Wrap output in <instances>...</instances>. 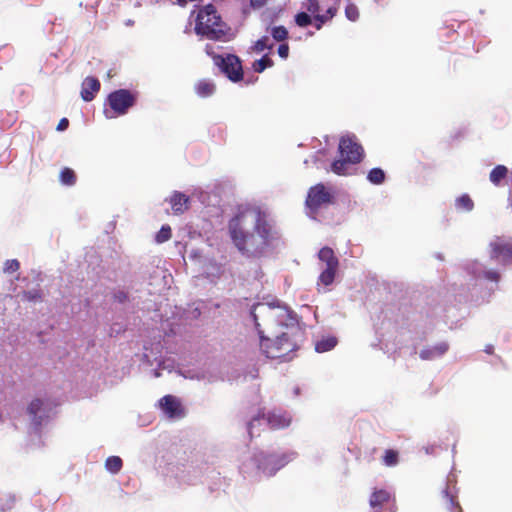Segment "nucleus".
I'll return each mask as SVG.
<instances>
[{
	"label": "nucleus",
	"mask_w": 512,
	"mask_h": 512,
	"mask_svg": "<svg viewBox=\"0 0 512 512\" xmlns=\"http://www.w3.org/2000/svg\"><path fill=\"white\" fill-rule=\"evenodd\" d=\"M228 229L237 249L251 257L262 256L272 241L278 238L266 213L259 208L240 211L229 221Z\"/></svg>",
	"instance_id": "obj_1"
},
{
	"label": "nucleus",
	"mask_w": 512,
	"mask_h": 512,
	"mask_svg": "<svg viewBox=\"0 0 512 512\" xmlns=\"http://www.w3.org/2000/svg\"><path fill=\"white\" fill-rule=\"evenodd\" d=\"M230 28L222 20L213 4L199 8L195 19V32L209 40L222 41Z\"/></svg>",
	"instance_id": "obj_2"
},
{
	"label": "nucleus",
	"mask_w": 512,
	"mask_h": 512,
	"mask_svg": "<svg viewBox=\"0 0 512 512\" xmlns=\"http://www.w3.org/2000/svg\"><path fill=\"white\" fill-rule=\"evenodd\" d=\"M340 158L331 164V170L337 175H346L349 164L360 163L363 158V148L350 136L341 137L338 145Z\"/></svg>",
	"instance_id": "obj_3"
},
{
	"label": "nucleus",
	"mask_w": 512,
	"mask_h": 512,
	"mask_svg": "<svg viewBox=\"0 0 512 512\" xmlns=\"http://www.w3.org/2000/svg\"><path fill=\"white\" fill-rule=\"evenodd\" d=\"M259 335L261 350L267 358L284 359L297 349L296 342L291 339L288 333H283L274 340L265 338L260 331Z\"/></svg>",
	"instance_id": "obj_4"
},
{
	"label": "nucleus",
	"mask_w": 512,
	"mask_h": 512,
	"mask_svg": "<svg viewBox=\"0 0 512 512\" xmlns=\"http://www.w3.org/2000/svg\"><path fill=\"white\" fill-rule=\"evenodd\" d=\"M291 460L288 454H264L259 453L255 456V462L259 470L267 476L274 475L279 469L284 467Z\"/></svg>",
	"instance_id": "obj_5"
},
{
	"label": "nucleus",
	"mask_w": 512,
	"mask_h": 512,
	"mask_svg": "<svg viewBox=\"0 0 512 512\" xmlns=\"http://www.w3.org/2000/svg\"><path fill=\"white\" fill-rule=\"evenodd\" d=\"M213 60L220 70L233 82L243 78L242 64L238 56L227 54L225 57L214 55Z\"/></svg>",
	"instance_id": "obj_6"
},
{
	"label": "nucleus",
	"mask_w": 512,
	"mask_h": 512,
	"mask_svg": "<svg viewBox=\"0 0 512 512\" xmlns=\"http://www.w3.org/2000/svg\"><path fill=\"white\" fill-rule=\"evenodd\" d=\"M136 101V95L127 89H119L108 95L107 102L115 115L127 113Z\"/></svg>",
	"instance_id": "obj_7"
},
{
	"label": "nucleus",
	"mask_w": 512,
	"mask_h": 512,
	"mask_svg": "<svg viewBox=\"0 0 512 512\" xmlns=\"http://www.w3.org/2000/svg\"><path fill=\"white\" fill-rule=\"evenodd\" d=\"M369 505L372 512H395L397 510L395 497L386 489H376L372 492Z\"/></svg>",
	"instance_id": "obj_8"
},
{
	"label": "nucleus",
	"mask_w": 512,
	"mask_h": 512,
	"mask_svg": "<svg viewBox=\"0 0 512 512\" xmlns=\"http://www.w3.org/2000/svg\"><path fill=\"white\" fill-rule=\"evenodd\" d=\"M333 195L322 183L312 186L306 197V206L313 212L318 211L323 205L332 203Z\"/></svg>",
	"instance_id": "obj_9"
},
{
	"label": "nucleus",
	"mask_w": 512,
	"mask_h": 512,
	"mask_svg": "<svg viewBox=\"0 0 512 512\" xmlns=\"http://www.w3.org/2000/svg\"><path fill=\"white\" fill-rule=\"evenodd\" d=\"M261 419L266 420L269 428L273 430L286 428L291 423V418L288 417L286 414L272 412L268 413V415L265 416L264 414L259 413L248 423V432L251 437H253V429L255 423L259 422Z\"/></svg>",
	"instance_id": "obj_10"
},
{
	"label": "nucleus",
	"mask_w": 512,
	"mask_h": 512,
	"mask_svg": "<svg viewBox=\"0 0 512 512\" xmlns=\"http://www.w3.org/2000/svg\"><path fill=\"white\" fill-rule=\"evenodd\" d=\"M439 512H463L458 501L455 486L446 484L439 496Z\"/></svg>",
	"instance_id": "obj_11"
},
{
	"label": "nucleus",
	"mask_w": 512,
	"mask_h": 512,
	"mask_svg": "<svg viewBox=\"0 0 512 512\" xmlns=\"http://www.w3.org/2000/svg\"><path fill=\"white\" fill-rule=\"evenodd\" d=\"M490 248L492 259L500 260L502 264H507L512 260V241L510 239L498 237L490 243Z\"/></svg>",
	"instance_id": "obj_12"
},
{
	"label": "nucleus",
	"mask_w": 512,
	"mask_h": 512,
	"mask_svg": "<svg viewBox=\"0 0 512 512\" xmlns=\"http://www.w3.org/2000/svg\"><path fill=\"white\" fill-rule=\"evenodd\" d=\"M101 87L100 81L95 77H86L82 83L81 98L90 102L95 98V95L99 92Z\"/></svg>",
	"instance_id": "obj_13"
},
{
	"label": "nucleus",
	"mask_w": 512,
	"mask_h": 512,
	"mask_svg": "<svg viewBox=\"0 0 512 512\" xmlns=\"http://www.w3.org/2000/svg\"><path fill=\"white\" fill-rule=\"evenodd\" d=\"M160 406L162 410L170 417H178L182 415V408L179 400L172 396L166 395L160 399Z\"/></svg>",
	"instance_id": "obj_14"
},
{
	"label": "nucleus",
	"mask_w": 512,
	"mask_h": 512,
	"mask_svg": "<svg viewBox=\"0 0 512 512\" xmlns=\"http://www.w3.org/2000/svg\"><path fill=\"white\" fill-rule=\"evenodd\" d=\"M169 203L174 214H183L189 208L190 199L188 196L181 192H174L169 198Z\"/></svg>",
	"instance_id": "obj_15"
},
{
	"label": "nucleus",
	"mask_w": 512,
	"mask_h": 512,
	"mask_svg": "<svg viewBox=\"0 0 512 512\" xmlns=\"http://www.w3.org/2000/svg\"><path fill=\"white\" fill-rule=\"evenodd\" d=\"M449 349L446 342H440L432 347H426L420 351V358L422 360H434L443 356Z\"/></svg>",
	"instance_id": "obj_16"
},
{
	"label": "nucleus",
	"mask_w": 512,
	"mask_h": 512,
	"mask_svg": "<svg viewBox=\"0 0 512 512\" xmlns=\"http://www.w3.org/2000/svg\"><path fill=\"white\" fill-rule=\"evenodd\" d=\"M318 258L320 261L326 264V267L331 268H338L339 267V260L335 256V253L332 248L330 247H323L320 249L318 253Z\"/></svg>",
	"instance_id": "obj_17"
},
{
	"label": "nucleus",
	"mask_w": 512,
	"mask_h": 512,
	"mask_svg": "<svg viewBox=\"0 0 512 512\" xmlns=\"http://www.w3.org/2000/svg\"><path fill=\"white\" fill-rule=\"evenodd\" d=\"M43 406H44V401L39 398H36L30 402V404L28 405V408H27L28 414L33 418V421L37 426H40L43 421V416L38 415L39 412H41L43 410Z\"/></svg>",
	"instance_id": "obj_18"
},
{
	"label": "nucleus",
	"mask_w": 512,
	"mask_h": 512,
	"mask_svg": "<svg viewBox=\"0 0 512 512\" xmlns=\"http://www.w3.org/2000/svg\"><path fill=\"white\" fill-rule=\"evenodd\" d=\"M338 12V8L333 6L329 7L324 14L317 13L313 16L314 18V26L317 30L322 29L323 25L331 20Z\"/></svg>",
	"instance_id": "obj_19"
},
{
	"label": "nucleus",
	"mask_w": 512,
	"mask_h": 512,
	"mask_svg": "<svg viewBox=\"0 0 512 512\" xmlns=\"http://www.w3.org/2000/svg\"><path fill=\"white\" fill-rule=\"evenodd\" d=\"M215 89V84L209 80H200L195 86L196 93L203 98L211 96Z\"/></svg>",
	"instance_id": "obj_20"
},
{
	"label": "nucleus",
	"mask_w": 512,
	"mask_h": 512,
	"mask_svg": "<svg viewBox=\"0 0 512 512\" xmlns=\"http://www.w3.org/2000/svg\"><path fill=\"white\" fill-rule=\"evenodd\" d=\"M338 268L326 267L318 278V284L329 286L334 282Z\"/></svg>",
	"instance_id": "obj_21"
},
{
	"label": "nucleus",
	"mask_w": 512,
	"mask_h": 512,
	"mask_svg": "<svg viewBox=\"0 0 512 512\" xmlns=\"http://www.w3.org/2000/svg\"><path fill=\"white\" fill-rule=\"evenodd\" d=\"M508 169L504 165H497L490 173V181L499 185L502 180L507 177Z\"/></svg>",
	"instance_id": "obj_22"
},
{
	"label": "nucleus",
	"mask_w": 512,
	"mask_h": 512,
	"mask_svg": "<svg viewBox=\"0 0 512 512\" xmlns=\"http://www.w3.org/2000/svg\"><path fill=\"white\" fill-rule=\"evenodd\" d=\"M382 463L387 467L396 466L399 463V452L395 449L385 450Z\"/></svg>",
	"instance_id": "obj_23"
},
{
	"label": "nucleus",
	"mask_w": 512,
	"mask_h": 512,
	"mask_svg": "<svg viewBox=\"0 0 512 512\" xmlns=\"http://www.w3.org/2000/svg\"><path fill=\"white\" fill-rule=\"evenodd\" d=\"M337 344L335 337L324 338L315 344V350L319 353L327 352L333 349Z\"/></svg>",
	"instance_id": "obj_24"
},
{
	"label": "nucleus",
	"mask_w": 512,
	"mask_h": 512,
	"mask_svg": "<svg viewBox=\"0 0 512 512\" xmlns=\"http://www.w3.org/2000/svg\"><path fill=\"white\" fill-rule=\"evenodd\" d=\"M60 182L63 185L73 186L76 183L77 177L75 172L68 167H65L60 172Z\"/></svg>",
	"instance_id": "obj_25"
},
{
	"label": "nucleus",
	"mask_w": 512,
	"mask_h": 512,
	"mask_svg": "<svg viewBox=\"0 0 512 512\" xmlns=\"http://www.w3.org/2000/svg\"><path fill=\"white\" fill-rule=\"evenodd\" d=\"M385 172L381 168H372L367 175V179L374 185H380L385 181Z\"/></svg>",
	"instance_id": "obj_26"
},
{
	"label": "nucleus",
	"mask_w": 512,
	"mask_h": 512,
	"mask_svg": "<svg viewBox=\"0 0 512 512\" xmlns=\"http://www.w3.org/2000/svg\"><path fill=\"white\" fill-rule=\"evenodd\" d=\"M123 466L122 459L119 456H110L105 461V467L113 474L118 473Z\"/></svg>",
	"instance_id": "obj_27"
},
{
	"label": "nucleus",
	"mask_w": 512,
	"mask_h": 512,
	"mask_svg": "<svg viewBox=\"0 0 512 512\" xmlns=\"http://www.w3.org/2000/svg\"><path fill=\"white\" fill-rule=\"evenodd\" d=\"M273 64V60L268 55H264L253 63V69L257 73H262L266 68L272 67Z\"/></svg>",
	"instance_id": "obj_28"
},
{
	"label": "nucleus",
	"mask_w": 512,
	"mask_h": 512,
	"mask_svg": "<svg viewBox=\"0 0 512 512\" xmlns=\"http://www.w3.org/2000/svg\"><path fill=\"white\" fill-rule=\"evenodd\" d=\"M313 19L314 18H312L306 12H299L294 17L295 24L298 27H301V28H304V27H307V26L311 25L313 23Z\"/></svg>",
	"instance_id": "obj_29"
},
{
	"label": "nucleus",
	"mask_w": 512,
	"mask_h": 512,
	"mask_svg": "<svg viewBox=\"0 0 512 512\" xmlns=\"http://www.w3.org/2000/svg\"><path fill=\"white\" fill-rule=\"evenodd\" d=\"M456 207L465 211H471L474 207V203L469 195L463 194L456 200Z\"/></svg>",
	"instance_id": "obj_30"
},
{
	"label": "nucleus",
	"mask_w": 512,
	"mask_h": 512,
	"mask_svg": "<svg viewBox=\"0 0 512 512\" xmlns=\"http://www.w3.org/2000/svg\"><path fill=\"white\" fill-rule=\"evenodd\" d=\"M271 35L274 40L280 42L284 41L288 37V31L284 26H275L271 29Z\"/></svg>",
	"instance_id": "obj_31"
},
{
	"label": "nucleus",
	"mask_w": 512,
	"mask_h": 512,
	"mask_svg": "<svg viewBox=\"0 0 512 512\" xmlns=\"http://www.w3.org/2000/svg\"><path fill=\"white\" fill-rule=\"evenodd\" d=\"M172 236L171 227L169 225H163L156 235V241L158 243H164L168 241Z\"/></svg>",
	"instance_id": "obj_32"
},
{
	"label": "nucleus",
	"mask_w": 512,
	"mask_h": 512,
	"mask_svg": "<svg viewBox=\"0 0 512 512\" xmlns=\"http://www.w3.org/2000/svg\"><path fill=\"white\" fill-rule=\"evenodd\" d=\"M345 15L350 21H356L359 18V10L357 6L350 3L345 8Z\"/></svg>",
	"instance_id": "obj_33"
},
{
	"label": "nucleus",
	"mask_w": 512,
	"mask_h": 512,
	"mask_svg": "<svg viewBox=\"0 0 512 512\" xmlns=\"http://www.w3.org/2000/svg\"><path fill=\"white\" fill-rule=\"evenodd\" d=\"M20 268V263L18 260L16 259H11V260H7L5 263H4V268H3V271L5 273H14L16 271H18Z\"/></svg>",
	"instance_id": "obj_34"
},
{
	"label": "nucleus",
	"mask_w": 512,
	"mask_h": 512,
	"mask_svg": "<svg viewBox=\"0 0 512 512\" xmlns=\"http://www.w3.org/2000/svg\"><path fill=\"white\" fill-rule=\"evenodd\" d=\"M23 299L27 301L36 302L42 299V295L39 290L25 291L23 293Z\"/></svg>",
	"instance_id": "obj_35"
},
{
	"label": "nucleus",
	"mask_w": 512,
	"mask_h": 512,
	"mask_svg": "<svg viewBox=\"0 0 512 512\" xmlns=\"http://www.w3.org/2000/svg\"><path fill=\"white\" fill-rule=\"evenodd\" d=\"M268 41H269V38L267 36H263L262 38L258 39L255 42L253 49L259 53V52L264 51L267 48H271V46H268Z\"/></svg>",
	"instance_id": "obj_36"
},
{
	"label": "nucleus",
	"mask_w": 512,
	"mask_h": 512,
	"mask_svg": "<svg viewBox=\"0 0 512 512\" xmlns=\"http://www.w3.org/2000/svg\"><path fill=\"white\" fill-rule=\"evenodd\" d=\"M305 7L311 14L316 15L320 11L319 0H307Z\"/></svg>",
	"instance_id": "obj_37"
},
{
	"label": "nucleus",
	"mask_w": 512,
	"mask_h": 512,
	"mask_svg": "<svg viewBox=\"0 0 512 512\" xmlns=\"http://www.w3.org/2000/svg\"><path fill=\"white\" fill-rule=\"evenodd\" d=\"M484 277L489 281L498 282L500 280V274L497 271L489 270L484 273Z\"/></svg>",
	"instance_id": "obj_38"
},
{
	"label": "nucleus",
	"mask_w": 512,
	"mask_h": 512,
	"mask_svg": "<svg viewBox=\"0 0 512 512\" xmlns=\"http://www.w3.org/2000/svg\"><path fill=\"white\" fill-rule=\"evenodd\" d=\"M278 54L281 58H287L289 55V46L288 44H280L278 47Z\"/></svg>",
	"instance_id": "obj_39"
},
{
	"label": "nucleus",
	"mask_w": 512,
	"mask_h": 512,
	"mask_svg": "<svg viewBox=\"0 0 512 512\" xmlns=\"http://www.w3.org/2000/svg\"><path fill=\"white\" fill-rule=\"evenodd\" d=\"M114 299L120 303H123L128 299V295L125 291H118L114 294Z\"/></svg>",
	"instance_id": "obj_40"
},
{
	"label": "nucleus",
	"mask_w": 512,
	"mask_h": 512,
	"mask_svg": "<svg viewBox=\"0 0 512 512\" xmlns=\"http://www.w3.org/2000/svg\"><path fill=\"white\" fill-rule=\"evenodd\" d=\"M68 126H69V120L67 118H62L57 125V130L64 131L68 128Z\"/></svg>",
	"instance_id": "obj_41"
},
{
	"label": "nucleus",
	"mask_w": 512,
	"mask_h": 512,
	"mask_svg": "<svg viewBox=\"0 0 512 512\" xmlns=\"http://www.w3.org/2000/svg\"><path fill=\"white\" fill-rule=\"evenodd\" d=\"M250 3L252 7L259 8L265 4V0H250Z\"/></svg>",
	"instance_id": "obj_42"
},
{
	"label": "nucleus",
	"mask_w": 512,
	"mask_h": 512,
	"mask_svg": "<svg viewBox=\"0 0 512 512\" xmlns=\"http://www.w3.org/2000/svg\"><path fill=\"white\" fill-rule=\"evenodd\" d=\"M485 352L488 353V354H492L493 353V346L492 345H488L485 348Z\"/></svg>",
	"instance_id": "obj_43"
},
{
	"label": "nucleus",
	"mask_w": 512,
	"mask_h": 512,
	"mask_svg": "<svg viewBox=\"0 0 512 512\" xmlns=\"http://www.w3.org/2000/svg\"><path fill=\"white\" fill-rule=\"evenodd\" d=\"M211 49H212V47H211L210 45H207V46H206V52H207V54L212 55V53H211V51H210Z\"/></svg>",
	"instance_id": "obj_44"
}]
</instances>
